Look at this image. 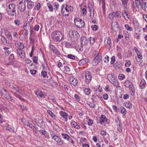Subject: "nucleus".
I'll use <instances>...</instances> for the list:
<instances>
[{"label": "nucleus", "instance_id": "4d7b16f0", "mask_svg": "<svg viewBox=\"0 0 147 147\" xmlns=\"http://www.w3.org/2000/svg\"><path fill=\"white\" fill-rule=\"evenodd\" d=\"M115 56H112L111 58V64H113L115 62Z\"/></svg>", "mask_w": 147, "mask_h": 147}, {"label": "nucleus", "instance_id": "423d86ee", "mask_svg": "<svg viewBox=\"0 0 147 147\" xmlns=\"http://www.w3.org/2000/svg\"><path fill=\"white\" fill-rule=\"evenodd\" d=\"M102 55L101 54H98L94 59L92 61L93 65H96L99 63L102 59Z\"/></svg>", "mask_w": 147, "mask_h": 147}, {"label": "nucleus", "instance_id": "cd10ccee", "mask_svg": "<svg viewBox=\"0 0 147 147\" xmlns=\"http://www.w3.org/2000/svg\"><path fill=\"white\" fill-rule=\"evenodd\" d=\"M25 65H26L27 66H28V65L29 64H30V66H32L33 65V63H32V61L29 59H26L25 60Z\"/></svg>", "mask_w": 147, "mask_h": 147}, {"label": "nucleus", "instance_id": "c85d7f7f", "mask_svg": "<svg viewBox=\"0 0 147 147\" xmlns=\"http://www.w3.org/2000/svg\"><path fill=\"white\" fill-rule=\"evenodd\" d=\"M47 113L50 114L51 117L54 119H55L56 118V116L50 110H48Z\"/></svg>", "mask_w": 147, "mask_h": 147}, {"label": "nucleus", "instance_id": "f8f14e48", "mask_svg": "<svg viewBox=\"0 0 147 147\" xmlns=\"http://www.w3.org/2000/svg\"><path fill=\"white\" fill-rule=\"evenodd\" d=\"M105 41L107 48L108 49L110 48L112 45L111 39L109 37L107 38H106Z\"/></svg>", "mask_w": 147, "mask_h": 147}, {"label": "nucleus", "instance_id": "de8ad7c7", "mask_svg": "<svg viewBox=\"0 0 147 147\" xmlns=\"http://www.w3.org/2000/svg\"><path fill=\"white\" fill-rule=\"evenodd\" d=\"M91 28L94 31H96L98 30V27L96 25H92L91 26Z\"/></svg>", "mask_w": 147, "mask_h": 147}, {"label": "nucleus", "instance_id": "79ce46f5", "mask_svg": "<svg viewBox=\"0 0 147 147\" xmlns=\"http://www.w3.org/2000/svg\"><path fill=\"white\" fill-rule=\"evenodd\" d=\"M89 9L90 10V17L91 19H93L94 16V11H93L92 13L91 12L92 10H93V9L92 8L90 9V8H89Z\"/></svg>", "mask_w": 147, "mask_h": 147}, {"label": "nucleus", "instance_id": "b1692460", "mask_svg": "<svg viewBox=\"0 0 147 147\" xmlns=\"http://www.w3.org/2000/svg\"><path fill=\"white\" fill-rule=\"evenodd\" d=\"M107 121V119L106 116L104 115H102L101 116L100 120V123L102 124L104 123Z\"/></svg>", "mask_w": 147, "mask_h": 147}, {"label": "nucleus", "instance_id": "4be33fe9", "mask_svg": "<svg viewBox=\"0 0 147 147\" xmlns=\"http://www.w3.org/2000/svg\"><path fill=\"white\" fill-rule=\"evenodd\" d=\"M88 43V41L86 37H82L81 38V44L82 45H85Z\"/></svg>", "mask_w": 147, "mask_h": 147}, {"label": "nucleus", "instance_id": "13d9d810", "mask_svg": "<svg viewBox=\"0 0 147 147\" xmlns=\"http://www.w3.org/2000/svg\"><path fill=\"white\" fill-rule=\"evenodd\" d=\"M114 12H113L111 13H110L109 14V17L110 19H113L115 17Z\"/></svg>", "mask_w": 147, "mask_h": 147}, {"label": "nucleus", "instance_id": "9b49d317", "mask_svg": "<svg viewBox=\"0 0 147 147\" xmlns=\"http://www.w3.org/2000/svg\"><path fill=\"white\" fill-rule=\"evenodd\" d=\"M26 5L25 4H18V10L21 12H24L26 9Z\"/></svg>", "mask_w": 147, "mask_h": 147}, {"label": "nucleus", "instance_id": "2eb2a0df", "mask_svg": "<svg viewBox=\"0 0 147 147\" xmlns=\"http://www.w3.org/2000/svg\"><path fill=\"white\" fill-rule=\"evenodd\" d=\"M2 90L3 92H1L2 94L1 95H3L4 94H5V95L4 96L5 98L8 99L10 100H11V96L9 94L6 93L7 92L6 90L5 89L3 88V90Z\"/></svg>", "mask_w": 147, "mask_h": 147}, {"label": "nucleus", "instance_id": "473e14b6", "mask_svg": "<svg viewBox=\"0 0 147 147\" xmlns=\"http://www.w3.org/2000/svg\"><path fill=\"white\" fill-rule=\"evenodd\" d=\"M130 93L131 95L133 96L135 94V90L134 86L131 88H130Z\"/></svg>", "mask_w": 147, "mask_h": 147}, {"label": "nucleus", "instance_id": "a211bd4d", "mask_svg": "<svg viewBox=\"0 0 147 147\" xmlns=\"http://www.w3.org/2000/svg\"><path fill=\"white\" fill-rule=\"evenodd\" d=\"M37 125L42 128H44L45 127V124L44 121L42 120H40L37 123Z\"/></svg>", "mask_w": 147, "mask_h": 147}, {"label": "nucleus", "instance_id": "ddd939ff", "mask_svg": "<svg viewBox=\"0 0 147 147\" xmlns=\"http://www.w3.org/2000/svg\"><path fill=\"white\" fill-rule=\"evenodd\" d=\"M17 53L20 56L21 58H24L25 57V53L22 49H18L17 50Z\"/></svg>", "mask_w": 147, "mask_h": 147}, {"label": "nucleus", "instance_id": "a18cd8bd", "mask_svg": "<svg viewBox=\"0 0 147 147\" xmlns=\"http://www.w3.org/2000/svg\"><path fill=\"white\" fill-rule=\"evenodd\" d=\"M87 121L88 125L89 126L92 125L93 123L92 120L90 119H89Z\"/></svg>", "mask_w": 147, "mask_h": 147}, {"label": "nucleus", "instance_id": "72a5a7b5", "mask_svg": "<svg viewBox=\"0 0 147 147\" xmlns=\"http://www.w3.org/2000/svg\"><path fill=\"white\" fill-rule=\"evenodd\" d=\"M125 106L129 109H130L132 107L131 103L129 101H127L125 104Z\"/></svg>", "mask_w": 147, "mask_h": 147}, {"label": "nucleus", "instance_id": "e433bc0d", "mask_svg": "<svg viewBox=\"0 0 147 147\" xmlns=\"http://www.w3.org/2000/svg\"><path fill=\"white\" fill-rule=\"evenodd\" d=\"M47 6L49 8L50 11H53V6L50 3H47Z\"/></svg>", "mask_w": 147, "mask_h": 147}, {"label": "nucleus", "instance_id": "f3484780", "mask_svg": "<svg viewBox=\"0 0 147 147\" xmlns=\"http://www.w3.org/2000/svg\"><path fill=\"white\" fill-rule=\"evenodd\" d=\"M25 1L27 2V7L29 9H31L33 7L34 5V2L30 0H25Z\"/></svg>", "mask_w": 147, "mask_h": 147}, {"label": "nucleus", "instance_id": "a878e982", "mask_svg": "<svg viewBox=\"0 0 147 147\" xmlns=\"http://www.w3.org/2000/svg\"><path fill=\"white\" fill-rule=\"evenodd\" d=\"M36 94L37 96H39L41 98H44L45 97L43 93L40 90H38L36 92Z\"/></svg>", "mask_w": 147, "mask_h": 147}, {"label": "nucleus", "instance_id": "a19ab883", "mask_svg": "<svg viewBox=\"0 0 147 147\" xmlns=\"http://www.w3.org/2000/svg\"><path fill=\"white\" fill-rule=\"evenodd\" d=\"M90 43L92 45L95 42V40L94 37H90L89 38Z\"/></svg>", "mask_w": 147, "mask_h": 147}, {"label": "nucleus", "instance_id": "1a4fd4ad", "mask_svg": "<svg viewBox=\"0 0 147 147\" xmlns=\"http://www.w3.org/2000/svg\"><path fill=\"white\" fill-rule=\"evenodd\" d=\"M77 21V24L78 25L76 26L78 27L81 28L84 26V22L82 20L78 18Z\"/></svg>", "mask_w": 147, "mask_h": 147}, {"label": "nucleus", "instance_id": "6e6552de", "mask_svg": "<svg viewBox=\"0 0 147 147\" xmlns=\"http://www.w3.org/2000/svg\"><path fill=\"white\" fill-rule=\"evenodd\" d=\"M53 139L55 140L60 145H62L63 144V141L60 138L59 136L56 135L52 138Z\"/></svg>", "mask_w": 147, "mask_h": 147}, {"label": "nucleus", "instance_id": "aec40b11", "mask_svg": "<svg viewBox=\"0 0 147 147\" xmlns=\"http://www.w3.org/2000/svg\"><path fill=\"white\" fill-rule=\"evenodd\" d=\"M88 61V58H84L80 60L78 63L80 65H83L87 63Z\"/></svg>", "mask_w": 147, "mask_h": 147}, {"label": "nucleus", "instance_id": "7c9ffc66", "mask_svg": "<svg viewBox=\"0 0 147 147\" xmlns=\"http://www.w3.org/2000/svg\"><path fill=\"white\" fill-rule=\"evenodd\" d=\"M84 91V92L86 95H88L90 92V89L89 88H85Z\"/></svg>", "mask_w": 147, "mask_h": 147}, {"label": "nucleus", "instance_id": "338daca9", "mask_svg": "<svg viewBox=\"0 0 147 147\" xmlns=\"http://www.w3.org/2000/svg\"><path fill=\"white\" fill-rule=\"evenodd\" d=\"M39 26L38 25H36L34 28V29L35 30L38 31L39 28Z\"/></svg>", "mask_w": 147, "mask_h": 147}, {"label": "nucleus", "instance_id": "6e6d98bb", "mask_svg": "<svg viewBox=\"0 0 147 147\" xmlns=\"http://www.w3.org/2000/svg\"><path fill=\"white\" fill-rule=\"evenodd\" d=\"M41 7V5L40 3H38L37 4V5L35 7L37 10H38L40 9Z\"/></svg>", "mask_w": 147, "mask_h": 147}, {"label": "nucleus", "instance_id": "49530a36", "mask_svg": "<svg viewBox=\"0 0 147 147\" xmlns=\"http://www.w3.org/2000/svg\"><path fill=\"white\" fill-rule=\"evenodd\" d=\"M115 23H112L111 24V26L112 27L114 28H118V23L117 22H115Z\"/></svg>", "mask_w": 147, "mask_h": 147}, {"label": "nucleus", "instance_id": "f03ea898", "mask_svg": "<svg viewBox=\"0 0 147 147\" xmlns=\"http://www.w3.org/2000/svg\"><path fill=\"white\" fill-rule=\"evenodd\" d=\"M51 36L55 42L61 41L63 37V34L61 32L57 31L53 32Z\"/></svg>", "mask_w": 147, "mask_h": 147}, {"label": "nucleus", "instance_id": "7ed1b4c3", "mask_svg": "<svg viewBox=\"0 0 147 147\" xmlns=\"http://www.w3.org/2000/svg\"><path fill=\"white\" fill-rule=\"evenodd\" d=\"M107 77L109 81L115 86L117 87L119 86V83L117 80L112 74H108Z\"/></svg>", "mask_w": 147, "mask_h": 147}, {"label": "nucleus", "instance_id": "774afa93", "mask_svg": "<svg viewBox=\"0 0 147 147\" xmlns=\"http://www.w3.org/2000/svg\"><path fill=\"white\" fill-rule=\"evenodd\" d=\"M89 106L92 107H94L95 106V104L94 102H92V103H90L88 104Z\"/></svg>", "mask_w": 147, "mask_h": 147}, {"label": "nucleus", "instance_id": "603ef678", "mask_svg": "<svg viewBox=\"0 0 147 147\" xmlns=\"http://www.w3.org/2000/svg\"><path fill=\"white\" fill-rule=\"evenodd\" d=\"M6 34L7 37V38L9 40H11L12 38L11 35L8 32L6 33Z\"/></svg>", "mask_w": 147, "mask_h": 147}, {"label": "nucleus", "instance_id": "0e129e2a", "mask_svg": "<svg viewBox=\"0 0 147 147\" xmlns=\"http://www.w3.org/2000/svg\"><path fill=\"white\" fill-rule=\"evenodd\" d=\"M105 59L104 61L106 63H107L109 60V57L108 56L106 55L105 57Z\"/></svg>", "mask_w": 147, "mask_h": 147}, {"label": "nucleus", "instance_id": "bb28decb", "mask_svg": "<svg viewBox=\"0 0 147 147\" xmlns=\"http://www.w3.org/2000/svg\"><path fill=\"white\" fill-rule=\"evenodd\" d=\"M63 8V7L62 8L61 11V12L62 13V14L64 16H68L69 15V13L67 11H65V10L64 11Z\"/></svg>", "mask_w": 147, "mask_h": 147}, {"label": "nucleus", "instance_id": "f704fd0d", "mask_svg": "<svg viewBox=\"0 0 147 147\" xmlns=\"http://www.w3.org/2000/svg\"><path fill=\"white\" fill-rule=\"evenodd\" d=\"M121 113L123 114V116H124L125 115L127 111L126 109L123 107L121 108V110L120 111Z\"/></svg>", "mask_w": 147, "mask_h": 147}, {"label": "nucleus", "instance_id": "37998d69", "mask_svg": "<svg viewBox=\"0 0 147 147\" xmlns=\"http://www.w3.org/2000/svg\"><path fill=\"white\" fill-rule=\"evenodd\" d=\"M62 44L67 47H68L70 46V43L69 42L65 41L63 42Z\"/></svg>", "mask_w": 147, "mask_h": 147}, {"label": "nucleus", "instance_id": "8fccbe9b", "mask_svg": "<svg viewBox=\"0 0 147 147\" xmlns=\"http://www.w3.org/2000/svg\"><path fill=\"white\" fill-rule=\"evenodd\" d=\"M67 57L69 58H70L72 59H74L75 58L76 56L72 55L69 54L67 55Z\"/></svg>", "mask_w": 147, "mask_h": 147}, {"label": "nucleus", "instance_id": "864d4df0", "mask_svg": "<svg viewBox=\"0 0 147 147\" xmlns=\"http://www.w3.org/2000/svg\"><path fill=\"white\" fill-rule=\"evenodd\" d=\"M24 124L28 126H30L31 123H30L28 121L24 119Z\"/></svg>", "mask_w": 147, "mask_h": 147}, {"label": "nucleus", "instance_id": "ea45409f", "mask_svg": "<svg viewBox=\"0 0 147 147\" xmlns=\"http://www.w3.org/2000/svg\"><path fill=\"white\" fill-rule=\"evenodd\" d=\"M120 13L121 12L120 11H117L116 12H114V15L115 16V17L116 16L119 18H121V16L120 15Z\"/></svg>", "mask_w": 147, "mask_h": 147}, {"label": "nucleus", "instance_id": "4c0bfd02", "mask_svg": "<svg viewBox=\"0 0 147 147\" xmlns=\"http://www.w3.org/2000/svg\"><path fill=\"white\" fill-rule=\"evenodd\" d=\"M125 29L127 30H129L131 31L133 30V29L132 27L129 26L128 24H126L125 25Z\"/></svg>", "mask_w": 147, "mask_h": 147}, {"label": "nucleus", "instance_id": "dca6fc26", "mask_svg": "<svg viewBox=\"0 0 147 147\" xmlns=\"http://www.w3.org/2000/svg\"><path fill=\"white\" fill-rule=\"evenodd\" d=\"M69 81L71 84L73 85L74 86L76 85L77 84V80L73 77H71L70 78Z\"/></svg>", "mask_w": 147, "mask_h": 147}, {"label": "nucleus", "instance_id": "393cba45", "mask_svg": "<svg viewBox=\"0 0 147 147\" xmlns=\"http://www.w3.org/2000/svg\"><path fill=\"white\" fill-rule=\"evenodd\" d=\"M6 129L9 132H13V129L11 128V126L9 124H7L5 125Z\"/></svg>", "mask_w": 147, "mask_h": 147}, {"label": "nucleus", "instance_id": "2f4dec72", "mask_svg": "<svg viewBox=\"0 0 147 147\" xmlns=\"http://www.w3.org/2000/svg\"><path fill=\"white\" fill-rule=\"evenodd\" d=\"M0 40H1L4 44L7 43V40L6 39L1 35L0 36Z\"/></svg>", "mask_w": 147, "mask_h": 147}, {"label": "nucleus", "instance_id": "c03bdc74", "mask_svg": "<svg viewBox=\"0 0 147 147\" xmlns=\"http://www.w3.org/2000/svg\"><path fill=\"white\" fill-rule=\"evenodd\" d=\"M17 45L20 48L19 49H22V50H23V49L24 48V46L23 44L21 43L20 42H18Z\"/></svg>", "mask_w": 147, "mask_h": 147}, {"label": "nucleus", "instance_id": "c9c22d12", "mask_svg": "<svg viewBox=\"0 0 147 147\" xmlns=\"http://www.w3.org/2000/svg\"><path fill=\"white\" fill-rule=\"evenodd\" d=\"M63 138L65 139L68 140H69V136L67 134H64L63 133L61 134Z\"/></svg>", "mask_w": 147, "mask_h": 147}, {"label": "nucleus", "instance_id": "bf43d9fd", "mask_svg": "<svg viewBox=\"0 0 147 147\" xmlns=\"http://www.w3.org/2000/svg\"><path fill=\"white\" fill-rule=\"evenodd\" d=\"M53 51V52L55 54H56L57 55H59V50H57V49L56 48L55 50H54V51Z\"/></svg>", "mask_w": 147, "mask_h": 147}, {"label": "nucleus", "instance_id": "58836bf2", "mask_svg": "<svg viewBox=\"0 0 147 147\" xmlns=\"http://www.w3.org/2000/svg\"><path fill=\"white\" fill-rule=\"evenodd\" d=\"M66 7L69 10L70 12H71L73 10V7L71 5H66Z\"/></svg>", "mask_w": 147, "mask_h": 147}, {"label": "nucleus", "instance_id": "680f3d73", "mask_svg": "<svg viewBox=\"0 0 147 147\" xmlns=\"http://www.w3.org/2000/svg\"><path fill=\"white\" fill-rule=\"evenodd\" d=\"M102 88L101 87H100V86H98V87L97 89L96 90V91L97 92L98 91L99 92H102Z\"/></svg>", "mask_w": 147, "mask_h": 147}, {"label": "nucleus", "instance_id": "0eeeda50", "mask_svg": "<svg viewBox=\"0 0 147 147\" xmlns=\"http://www.w3.org/2000/svg\"><path fill=\"white\" fill-rule=\"evenodd\" d=\"M85 81L87 83H89L92 78L91 74L89 71H87L85 73Z\"/></svg>", "mask_w": 147, "mask_h": 147}, {"label": "nucleus", "instance_id": "39448f33", "mask_svg": "<svg viewBox=\"0 0 147 147\" xmlns=\"http://www.w3.org/2000/svg\"><path fill=\"white\" fill-rule=\"evenodd\" d=\"M15 8V5L14 4H10L8 6V9H7L8 13L11 16H14L16 13Z\"/></svg>", "mask_w": 147, "mask_h": 147}, {"label": "nucleus", "instance_id": "69168bd1", "mask_svg": "<svg viewBox=\"0 0 147 147\" xmlns=\"http://www.w3.org/2000/svg\"><path fill=\"white\" fill-rule=\"evenodd\" d=\"M65 68V70L67 72L69 71L70 70V69L69 66H66L64 67Z\"/></svg>", "mask_w": 147, "mask_h": 147}, {"label": "nucleus", "instance_id": "20e7f679", "mask_svg": "<svg viewBox=\"0 0 147 147\" xmlns=\"http://www.w3.org/2000/svg\"><path fill=\"white\" fill-rule=\"evenodd\" d=\"M135 2L137 8L139 10H142L145 9V4L141 2L140 0H135Z\"/></svg>", "mask_w": 147, "mask_h": 147}, {"label": "nucleus", "instance_id": "4468645a", "mask_svg": "<svg viewBox=\"0 0 147 147\" xmlns=\"http://www.w3.org/2000/svg\"><path fill=\"white\" fill-rule=\"evenodd\" d=\"M59 113L60 116L65 119V121H67V117L68 115L67 113L63 111H60Z\"/></svg>", "mask_w": 147, "mask_h": 147}, {"label": "nucleus", "instance_id": "6ab92c4d", "mask_svg": "<svg viewBox=\"0 0 147 147\" xmlns=\"http://www.w3.org/2000/svg\"><path fill=\"white\" fill-rule=\"evenodd\" d=\"M124 86L127 88H131L133 86L132 83L129 80L126 81L124 83Z\"/></svg>", "mask_w": 147, "mask_h": 147}, {"label": "nucleus", "instance_id": "3c124183", "mask_svg": "<svg viewBox=\"0 0 147 147\" xmlns=\"http://www.w3.org/2000/svg\"><path fill=\"white\" fill-rule=\"evenodd\" d=\"M113 110L116 112H117L119 111V109H118L117 107L115 105H113L112 106Z\"/></svg>", "mask_w": 147, "mask_h": 147}, {"label": "nucleus", "instance_id": "5fc2aeb1", "mask_svg": "<svg viewBox=\"0 0 147 147\" xmlns=\"http://www.w3.org/2000/svg\"><path fill=\"white\" fill-rule=\"evenodd\" d=\"M41 76L43 78L45 77L47 75V72L45 71H42L41 73Z\"/></svg>", "mask_w": 147, "mask_h": 147}, {"label": "nucleus", "instance_id": "f257e3e1", "mask_svg": "<svg viewBox=\"0 0 147 147\" xmlns=\"http://www.w3.org/2000/svg\"><path fill=\"white\" fill-rule=\"evenodd\" d=\"M69 39L73 42L77 41L80 37L78 33L75 31L71 30L67 34Z\"/></svg>", "mask_w": 147, "mask_h": 147}, {"label": "nucleus", "instance_id": "e2e57ef3", "mask_svg": "<svg viewBox=\"0 0 147 147\" xmlns=\"http://www.w3.org/2000/svg\"><path fill=\"white\" fill-rule=\"evenodd\" d=\"M38 58L36 56L34 57L33 58V61L36 63H37Z\"/></svg>", "mask_w": 147, "mask_h": 147}, {"label": "nucleus", "instance_id": "412c9836", "mask_svg": "<svg viewBox=\"0 0 147 147\" xmlns=\"http://www.w3.org/2000/svg\"><path fill=\"white\" fill-rule=\"evenodd\" d=\"M146 84V83L145 80L144 79H142L139 85V87L141 89H143L144 88Z\"/></svg>", "mask_w": 147, "mask_h": 147}, {"label": "nucleus", "instance_id": "5701e85b", "mask_svg": "<svg viewBox=\"0 0 147 147\" xmlns=\"http://www.w3.org/2000/svg\"><path fill=\"white\" fill-rule=\"evenodd\" d=\"M71 124L72 127L77 129H79L80 127V126L74 121H72L71 122Z\"/></svg>", "mask_w": 147, "mask_h": 147}, {"label": "nucleus", "instance_id": "9d476101", "mask_svg": "<svg viewBox=\"0 0 147 147\" xmlns=\"http://www.w3.org/2000/svg\"><path fill=\"white\" fill-rule=\"evenodd\" d=\"M11 88L13 89L16 92L18 93L22 94V90L20 88V87L17 85L13 83H12L11 84Z\"/></svg>", "mask_w": 147, "mask_h": 147}, {"label": "nucleus", "instance_id": "09e8293b", "mask_svg": "<svg viewBox=\"0 0 147 147\" xmlns=\"http://www.w3.org/2000/svg\"><path fill=\"white\" fill-rule=\"evenodd\" d=\"M125 78V76L122 74H120L118 76V78L119 79L122 80Z\"/></svg>", "mask_w": 147, "mask_h": 147}, {"label": "nucleus", "instance_id": "052dcab7", "mask_svg": "<svg viewBox=\"0 0 147 147\" xmlns=\"http://www.w3.org/2000/svg\"><path fill=\"white\" fill-rule=\"evenodd\" d=\"M50 135L52 138L56 135L55 133L51 130L50 131Z\"/></svg>", "mask_w": 147, "mask_h": 147}, {"label": "nucleus", "instance_id": "c756f323", "mask_svg": "<svg viewBox=\"0 0 147 147\" xmlns=\"http://www.w3.org/2000/svg\"><path fill=\"white\" fill-rule=\"evenodd\" d=\"M122 5L123 7L126 8L127 5V3L128 0H121Z\"/></svg>", "mask_w": 147, "mask_h": 147}]
</instances>
